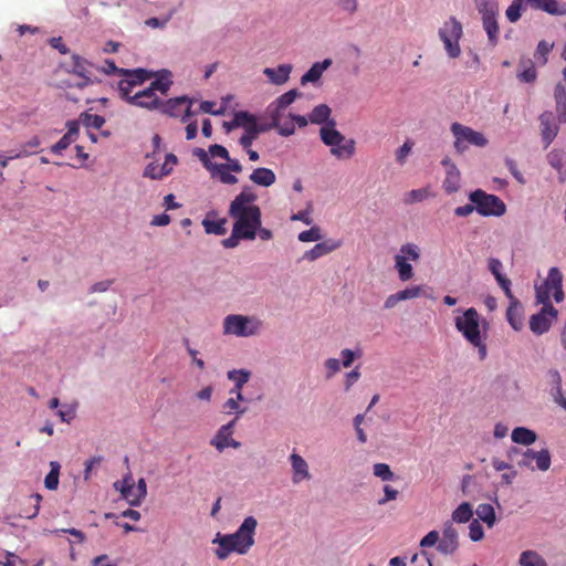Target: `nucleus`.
<instances>
[{"label":"nucleus","mask_w":566,"mask_h":566,"mask_svg":"<svg viewBox=\"0 0 566 566\" xmlns=\"http://www.w3.org/2000/svg\"><path fill=\"white\" fill-rule=\"evenodd\" d=\"M474 4L481 18L499 17L497 0H474Z\"/></svg>","instance_id":"nucleus-39"},{"label":"nucleus","mask_w":566,"mask_h":566,"mask_svg":"<svg viewBox=\"0 0 566 566\" xmlns=\"http://www.w3.org/2000/svg\"><path fill=\"white\" fill-rule=\"evenodd\" d=\"M510 301L509 307L506 310V319L511 327L518 332L523 328L524 325V316H523V306L521 302L513 295L511 291V296H506Z\"/></svg>","instance_id":"nucleus-23"},{"label":"nucleus","mask_w":566,"mask_h":566,"mask_svg":"<svg viewBox=\"0 0 566 566\" xmlns=\"http://www.w3.org/2000/svg\"><path fill=\"white\" fill-rule=\"evenodd\" d=\"M134 484V480L130 473H127L122 480L114 482L113 486L122 495L129 491V488Z\"/></svg>","instance_id":"nucleus-64"},{"label":"nucleus","mask_w":566,"mask_h":566,"mask_svg":"<svg viewBox=\"0 0 566 566\" xmlns=\"http://www.w3.org/2000/svg\"><path fill=\"white\" fill-rule=\"evenodd\" d=\"M235 424V419L222 424L211 438L210 444L219 452L224 451L227 448L239 449L241 443L232 438Z\"/></svg>","instance_id":"nucleus-14"},{"label":"nucleus","mask_w":566,"mask_h":566,"mask_svg":"<svg viewBox=\"0 0 566 566\" xmlns=\"http://www.w3.org/2000/svg\"><path fill=\"white\" fill-rule=\"evenodd\" d=\"M250 235H252V233L235 232V229L232 228L231 235L222 241V245L226 249H233V248L238 247L240 240H249Z\"/></svg>","instance_id":"nucleus-54"},{"label":"nucleus","mask_w":566,"mask_h":566,"mask_svg":"<svg viewBox=\"0 0 566 566\" xmlns=\"http://www.w3.org/2000/svg\"><path fill=\"white\" fill-rule=\"evenodd\" d=\"M421 291H422V289L420 285H415V286L406 287L405 290L397 292V294H398L399 301L402 302V301L419 297L421 295Z\"/></svg>","instance_id":"nucleus-61"},{"label":"nucleus","mask_w":566,"mask_h":566,"mask_svg":"<svg viewBox=\"0 0 566 566\" xmlns=\"http://www.w3.org/2000/svg\"><path fill=\"white\" fill-rule=\"evenodd\" d=\"M270 127H271V125L270 126L261 125V126H252L250 128L244 129V134L241 136V138L239 140L240 145L244 149H248L249 147H251V145L258 138V136L261 133L266 132Z\"/></svg>","instance_id":"nucleus-40"},{"label":"nucleus","mask_w":566,"mask_h":566,"mask_svg":"<svg viewBox=\"0 0 566 566\" xmlns=\"http://www.w3.org/2000/svg\"><path fill=\"white\" fill-rule=\"evenodd\" d=\"M292 70V64L283 63L276 67H265L263 74L271 84L281 86L290 80Z\"/></svg>","instance_id":"nucleus-25"},{"label":"nucleus","mask_w":566,"mask_h":566,"mask_svg":"<svg viewBox=\"0 0 566 566\" xmlns=\"http://www.w3.org/2000/svg\"><path fill=\"white\" fill-rule=\"evenodd\" d=\"M124 74V80L129 82V84H134L136 87L149 78V73L144 69L125 70Z\"/></svg>","instance_id":"nucleus-48"},{"label":"nucleus","mask_w":566,"mask_h":566,"mask_svg":"<svg viewBox=\"0 0 566 566\" xmlns=\"http://www.w3.org/2000/svg\"><path fill=\"white\" fill-rule=\"evenodd\" d=\"M250 180L258 186L270 187L275 182L276 176L273 170L262 167L252 171Z\"/></svg>","instance_id":"nucleus-30"},{"label":"nucleus","mask_w":566,"mask_h":566,"mask_svg":"<svg viewBox=\"0 0 566 566\" xmlns=\"http://www.w3.org/2000/svg\"><path fill=\"white\" fill-rule=\"evenodd\" d=\"M554 44L547 41H539L535 51V57L541 64L547 62V55L552 51Z\"/></svg>","instance_id":"nucleus-57"},{"label":"nucleus","mask_w":566,"mask_h":566,"mask_svg":"<svg viewBox=\"0 0 566 566\" xmlns=\"http://www.w3.org/2000/svg\"><path fill=\"white\" fill-rule=\"evenodd\" d=\"M331 59H325L322 62H315L301 77V84L317 83L323 73L332 65Z\"/></svg>","instance_id":"nucleus-26"},{"label":"nucleus","mask_w":566,"mask_h":566,"mask_svg":"<svg viewBox=\"0 0 566 566\" xmlns=\"http://www.w3.org/2000/svg\"><path fill=\"white\" fill-rule=\"evenodd\" d=\"M331 108L326 104L317 105L308 114V120L313 124L326 125L329 120Z\"/></svg>","instance_id":"nucleus-42"},{"label":"nucleus","mask_w":566,"mask_h":566,"mask_svg":"<svg viewBox=\"0 0 566 566\" xmlns=\"http://www.w3.org/2000/svg\"><path fill=\"white\" fill-rule=\"evenodd\" d=\"M430 197H433V193L430 191L429 187L412 189L405 193L403 202L406 205H413V203L422 202Z\"/></svg>","instance_id":"nucleus-41"},{"label":"nucleus","mask_w":566,"mask_h":566,"mask_svg":"<svg viewBox=\"0 0 566 566\" xmlns=\"http://www.w3.org/2000/svg\"><path fill=\"white\" fill-rule=\"evenodd\" d=\"M554 99L556 104L557 122L566 123V86L557 83L554 87Z\"/></svg>","instance_id":"nucleus-27"},{"label":"nucleus","mask_w":566,"mask_h":566,"mask_svg":"<svg viewBox=\"0 0 566 566\" xmlns=\"http://www.w3.org/2000/svg\"><path fill=\"white\" fill-rule=\"evenodd\" d=\"M223 412L234 415L235 422L247 412V408L242 407L233 397L228 398L222 405Z\"/></svg>","instance_id":"nucleus-49"},{"label":"nucleus","mask_w":566,"mask_h":566,"mask_svg":"<svg viewBox=\"0 0 566 566\" xmlns=\"http://www.w3.org/2000/svg\"><path fill=\"white\" fill-rule=\"evenodd\" d=\"M469 536L471 541H481L484 536L483 527L478 520H473L469 525Z\"/></svg>","instance_id":"nucleus-63"},{"label":"nucleus","mask_w":566,"mask_h":566,"mask_svg":"<svg viewBox=\"0 0 566 566\" xmlns=\"http://www.w3.org/2000/svg\"><path fill=\"white\" fill-rule=\"evenodd\" d=\"M552 297L556 303H562L565 298L563 291V274L556 266L548 270L547 277L542 284L535 285L536 303L553 304Z\"/></svg>","instance_id":"nucleus-6"},{"label":"nucleus","mask_w":566,"mask_h":566,"mask_svg":"<svg viewBox=\"0 0 566 566\" xmlns=\"http://www.w3.org/2000/svg\"><path fill=\"white\" fill-rule=\"evenodd\" d=\"M511 439L514 443L531 446L536 441L537 434L534 430L526 427H516L511 433Z\"/></svg>","instance_id":"nucleus-31"},{"label":"nucleus","mask_w":566,"mask_h":566,"mask_svg":"<svg viewBox=\"0 0 566 566\" xmlns=\"http://www.w3.org/2000/svg\"><path fill=\"white\" fill-rule=\"evenodd\" d=\"M541 304L542 308L530 317V329L535 335L547 333L558 317V311L553 304Z\"/></svg>","instance_id":"nucleus-11"},{"label":"nucleus","mask_w":566,"mask_h":566,"mask_svg":"<svg viewBox=\"0 0 566 566\" xmlns=\"http://www.w3.org/2000/svg\"><path fill=\"white\" fill-rule=\"evenodd\" d=\"M154 160L150 161L144 169V177L160 180L164 177L170 175L178 163L177 157L174 154H166L164 163L159 166L157 159L151 157Z\"/></svg>","instance_id":"nucleus-15"},{"label":"nucleus","mask_w":566,"mask_h":566,"mask_svg":"<svg viewBox=\"0 0 566 566\" xmlns=\"http://www.w3.org/2000/svg\"><path fill=\"white\" fill-rule=\"evenodd\" d=\"M184 344H185L187 353L191 357L192 364L196 365L201 370L205 369L206 364H205L203 359L198 357V354H199L198 350L195 349L193 347H191L188 338L184 339Z\"/></svg>","instance_id":"nucleus-62"},{"label":"nucleus","mask_w":566,"mask_h":566,"mask_svg":"<svg viewBox=\"0 0 566 566\" xmlns=\"http://www.w3.org/2000/svg\"><path fill=\"white\" fill-rule=\"evenodd\" d=\"M374 475L379 478L381 481L395 480V473L391 471L387 463H375L373 467Z\"/></svg>","instance_id":"nucleus-52"},{"label":"nucleus","mask_w":566,"mask_h":566,"mask_svg":"<svg viewBox=\"0 0 566 566\" xmlns=\"http://www.w3.org/2000/svg\"><path fill=\"white\" fill-rule=\"evenodd\" d=\"M459 547V534L452 523H446L437 549L443 555H452Z\"/></svg>","instance_id":"nucleus-17"},{"label":"nucleus","mask_w":566,"mask_h":566,"mask_svg":"<svg viewBox=\"0 0 566 566\" xmlns=\"http://www.w3.org/2000/svg\"><path fill=\"white\" fill-rule=\"evenodd\" d=\"M255 200L256 196L249 188H243L229 207V216L234 220L235 232L252 233L249 240L256 238L262 220L261 209L254 203Z\"/></svg>","instance_id":"nucleus-1"},{"label":"nucleus","mask_w":566,"mask_h":566,"mask_svg":"<svg viewBox=\"0 0 566 566\" xmlns=\"http://www.w3.org/2000/svg\"><path fill=\"white\" fill-rule=\"evenodd\" d=\"M172 84L171 73L169 71H163L159 76L150 83L148 88L156 94L159 92L161 95H166Z\"/></svg>","instance_id":"nucleus-36"},{"label":"nucleus","mask_w":566,"mask_h":566,"mask_svg":"<svg viewBox=\"0 0 566 566\" xmlns=\"http://www.w3.org/2000/svg\"><path fill=\"white\" fill-rule=\"evenodd\" d=\"M264 322L256 315L228 314L222 319V334L235 338L259 336Z\"/></svg>","instance_id":"nucleus-3"},{"label":"nucleus","mask_w":566,"mask_h":566,"mask_svg":"<svg viewBox=\"0 0 566 566\" xmlns=\"http://www.w3.org/2000/svg\"><path fill=\"white\" fill-rule=\"evenodd\" d=\"M56 415L62 422L70 423L76 417V405L63 403L57 410Z\"/></svg>","instance_id":"nucleus-53"},{"label":"nucleus","mask_w":566,"mask_h":566,"mask_svg":"<svg viewBox=\"0 0 566 566\" xmlns=\"http://www.w3.org/2000/svg\"><path fill=\"white\" fill-rule=\"evenodd\" d=\"M450 130L454 137V149L459 154H463L468 150L469 146L485 147L489 143L488 138L481 132H476L458 122L451 124Z\"/></svg>","instance_id":"nucleus-9"},{"label":"nucleus","mask_w":566,"mask_h":566,"mask_svg":"<svg viewBox=\"0 0 566 566\" xmlns=\"http://www.w3.org/2000/svg\"><path fill=\"white\" fill-rule=\"evenodd\" d=\"M483 30L488 35V41L491 46H495L500 39V28L497 23V17H484L481 18Z\"/></svg>","instance_id":"nucleus-29"},{"label":"nucleus","mask_w":566,"mask_h":566,"mask_svg":"<svg viewBox=\"0 0 566 566\" xmlns=\"http://www.w3.org/2000/svg\"><path fill=\"white\" fill-rule=\"evenodd\" d=\"M518 564L521 566H547L545 558L533 549L522 552L518 558Z\"/></svg>","instance_id":"nucleus-37"},{"label":"nucleus","mask_w":566,"mask_h":566,"mask_svg":"<svg viewBox=\"0 0 566 566\" xmlns=\"http://www.w3.org/2000/svg\"><path fill=\"white\" fill-rule=\"evenodd\" d=\"M441 164L446 167V178L442 185L443 189L447 193H454L460 189V171L450 158L442 159Z\"/></svg>","instance_id":"nucleus-21"},{"label":"nucleus","mask_w":566,"mask_h":566,"mask_svg":"<svg viewBox=\"0 0 566 566\" xmlns=\"http://www.w3.org/2000/svg\"><path fill=\"white\" fill-rule=\"evenodd\" d=\"M135 85L129 84V82L125 81L124 78L119 81L118 83V94L119 96L130 104V98L133 97V94L135 93Z\"/></svg>","instance_id":"nucleus-58"},{"label":"nucleus","mask_w":566,"mask_h":566,"mask_svg":"<svg viewBox=\"0 0 566 566\" xmlns=\"http://www.w3.org/2000/svg\"><path fill=\"white\" fill-rule=\"evenodd\" d=\"M538 120L541 126L542 140L544 143L545 148H547L558 135L559 123L555 122L554 114L551 111L543 112L539 115Z\"/></svg>","instance_id":"nucleus-16"},{"label":"nucleus","mask_w":566,"mask_h":566,"mask_svg":"<svg viewBox=\"0 0 566 566\" xmlns=\"http://www.w3.org/2000/svg\"><path fill=\"white\" fill-rule=\"evenodd\" d=\"M363 353L360 348L349 349L345 348L340 350V363L343 367L348 368L353 365L354 360L361 357Z\"/></svg>","instance_id":"nucleus-55"},{"label":"nucleus","mask_w":566,"mask_h":566,"mask_svg":"<svg viewBox=\"0 0 566 566\" xmlns=\"http://www.w3.org/2000/svg\"><path fill=\"white\" fill-rule=\"evenodd\" d=\"M92 66L93 65L84 57L78 54H72V66L69 72L80 77H87L92 75Z\"/></svg>","instance_id":"nucleus-34"},{"label":"nucleus","mask_w":566,"mask_h":566,"mask_svg":"<svg viewBox=\"0 0 566 566\" xmlns=\"http://www.w3.org/2000/svg\"><path fill=\"white\" fill-rule=\"evenodd\" d=\"M521 460L517 464L521 468H527L531 470L538 469L539 471H547L552 463L551 453L547 449H541L538 451L534 449H526L521 452Z\"/></svg>","instance_id":"nucleus-13"},{"label":"nucleus","mask_w":566,"mask_h":566,"mask_svg":"<svg viewBox=\"0 0 566 566\" xmlns=\"http://www.w3.org/2000/svg\"><path fill=\"white\" fill-rule=\"evenodd\" d=\"M211 216H214V212L208 213L207 217L202 220V227L205 228L206 233L216 235L226 234L227 220L224 218L213 220L210 218Z\"/></svg>","instance_id":"nucleus-32"},{"label":"nucleus","mask_w":566,"mask_h":566,"mask_svg":"<svg viewBox=\"0 0 566 566\" xmlns=\"http://www.w3.org/2000/svg\"><path fill=\"white\" fill-rule=\"evenodd\" d=\"M438 35L447 55L450 59L459 57L461 54L460 40L463 35L462 23L455 17H450L439 29Z\"/></svg>","instance_id":"nucleus-7"},{"label":"nucleus","mask_w":566,"mask_h":566,"mask_svg":"<svg viewBox=\"0 0 566 566\" xmlns=\"http://www.w3.org/2000/svg\"><path fill=\"white\" fill-rule=\"evenodd\" d=\"M342 363L338 358H327L325 361H324V368L326 370V378L327 379H331L332 377H334L339 370H340V367H342Z\"/></svg>","instance_id":"nucleus-60"},{"label":"nucleus","mask_w":566,"mask_h":566,"mask_svg":"<svg viewBox=\"0 0 566 566\" xmlns=\"http://www.w3.org/2000/svg\"><path fill=\"white\" fill-rule=\"evenodd\" d=\"M473 516V510L470 503L463 502L461 503L453 512H452V521L455 523H467Z\"/></svg>","instance_id":"nucleus-46"},{"label":"nucleus","mask_w":566,"mask_h":566,"mask_svg":"<svg viewBox=\"0 0 566 566\" xmlns=\"http://www.w3.org/2000/svg\"><path fill=\"white\" fill-rule=\"evenodd\" d=\"M319 137L324 145L329 147L331 155L338 160H348L356 153V142L337 130L333 119L321 127Z\"/></svg>","instance_id":"nucleus-4"},{"label":"nucleus","mask_w":566,"mask_h":566,"mask_svg":"<svg viewBox=\"0 0 566 566\" xmlns=\"http://www.w3.org/2000/svg\"><path fill=\"white\" fill-rule=\"evenodd\" d=\"M80 122L86 128L99 129L105 124V118L101 115L84 112L80 115Z\"/></svg>","instance_id":"nucleus-51"},{"label":"nucleus","mask_w":566,"mask_h":566,"mask_svg":"<svg viewBox=\"0 0 566 566\" xmlns=\"http://www.w3.org/2000/svg\"><path fill=\"white\" fill-rule=\"evenodd\" d=\"M342 245L340 240L327 239L323 242L316 243L311 250L306 251L302 259L308 262H313L335 250Z\"/></svg>","instance_id":"nucleus-22"},{"label":"nucleus","mask_w":566,"mask_h":566,"mask_svg":"<svg viewBox=\"0 0 566 566\" xmlns=\"http://www.w3.org/2000/svg\"><path fill=\"white\" fill-rule=\"evenodd\" d=\"M224 164H213L208 170L212 178H218L224 185H234L238 182V178L231 174L228 168H223Z\"/></svg>","instance_id":"nucleus-35"},{"label":"nucleus","mask_w":566,"mask_h":566,"mask_svg":"<svg viewBox=\"0 0 566 566\" xmlns=\"http://www.w3.org/2000/svg\"><path fill=\"white\" fill-rule=\"evenodd\" d=\"M475 513L478 517L489 527H493L496 522L495 511L491 504L482 503L478 505Z\"/></svg>","instance_id":"nucleus-45"},{"label":"nucleus","mask_w":566,"mask_h":566,"mask_svg":"<svg viewBox=\"0 0 566 566\" xmlns=\"http://www.w3.org/2000/svg\"><path fill=\"white\" fill-rule=\"evenodd\" d=\"M543 11L556 17L566 15V2L562 0H545Z\"/></svg>","instance_id":"nucleus-47"},{"label":"nucleus","mask_w":566,"mask_h":566,"mask_svg":"<svg viewBox=\"0 0 566 566\" xmlns=\"http://www.w3.org/2000/svg\"><path fill=\"white\" fill-rule=\"evenodd\" d=\"M227 378L233 382L230 391H242L244 385L251 378V371L245 368L231 369L227 373Z\"/></svg>","instance_id":"nucleus-28"},{"label":"nucleus","mask_w":566,"mask_h":566,"mask_svg":"<svg viewBox=\"0 0 566 566\" xmlns=\"http://www.w3.org/2000/svg\"><path fill=\"white\" fill-rule=\"evenodd\" d=\"M192 99L187 96H179L175 98H169L167 101H161V105L159 111L163 114H167L172 117H180L181 122L188 123L192 116H195V112L191 111Z\"/></svg>","instance_id":"nucleus-12"},{"label":"nucleus","mask_w":566,"mask_h":566,"mask_svg":"<svg viewBox=\"0 0 566 566\" xmlns=\"http://www.w3.org/2000/svg\"><path fill=\"white\" fill-rule=\"evenodd\" d=\"M518 66L521 71L517 73V78L524 83H533L537 77L535 65L530 59H521Z\"/></svg>","instance_id":"nucleus-33"},{"label":"nucleus","mask_w":566,"mask_h":566,"mask_svg":"<svg viewBox=\"0 0 566 566\" xmlns=\"http://www.w3.org/2000/svg\"><path fill=\"white\" fill-rule=\"evenodd\" d=\"M505 17L512 23L517 22L522 17V3L517 2V1H513L507 7V9L505 11Z\"/></svg>","instance_id":"nucleus-59"},{"label":"nucleus","mask_w":566,"mask_h":566,"mask_svg":"<svg viewBox=\"0 0 566 566\" xmlns=\"http://www.w3.org/2000/svg\"><path fill=\"white\" fill-rule=\"evenodd\" d=\"M61 464L57 461L50 462V472L44 478V486L54 491L59 486Z\"/></svg>","instance_id":"nucleus-44"},{"label":"nucleus","mask_w":566,"mask_h":566,"mask_svg":"<svg viewBox=\"0 0 566 566\" xmlns=\"http://www.w3.org/2000/svg\"><path fill=\"white\" fill-rule=\"evenodd\" d=\"M232 125L247 129L252 126H261L262 124L258 123L256 117L254 115L245 111H240L234 114Z\"/></svg>","instance_id":"nucleus-43"},{"label":"nucleus","mask_w":566,"mask_h":566,"mask_svg":"<svg viewBox=\"0 0 566 566\" xmlns=\"http://www.w3.org/2000/svg\"><path fill=\"white\" fill-rule=\"evenodd\" d=\"M297 239L301 242H316L323 239L322 231L318 227H312L298 233Z\"/></svg>","instance_id":"nucleus-56"},{"label":"nucleus","mask_w":566,"mask_h":566,"mask_svg":"<svg viewBox=\"0 0 566 566\" xmlns=\"http://www.w3.org/2000/svg\"><path fill=\"white\" fill-rule=\"evenodd\" d=\"M420 255V247L416 243L407 242L400 247L399 252L394 256V261L401 282H407L413 277L415 272L410 262H418Z\"/></svg>","instance_id":"nucleus-8"},{"label":"nucleus","mask_w":566,"mask_h":566,"mask_svg":"<svg viewBox=\"0 0 566 566\" xmlns=\"http://www.w3.org/2000/svg\"><path fill=\"white\" fill-rule=\"evenodd\" d=\"M469 200L475 205V211L483 217H501L506 211L503 200L481 189L470 192Z\"/></svg>","instance_id":"nucleus-10"},{"label":"nucleus","mask_w":566,"mask_h":566,"mask_svg":"<svg viewBox=\"0 0 566 566\" xmlns=\"http://www.w3.org/2000/svg\"><path fill=\"white\" fill-rule=\"evenodd\" d=\"M130 105L148 111H159L161 99L151 92V88L136 91L130 98Z\"/></svg>","instance_id":"nucleus-18"},{"label":"nucleus","mask_w":566,"mask_h":566,"mask_svg":"<svg viewBox=\"0 0 566 566\" xmlns=\"http://www.w3.org/2000/svg\"><path fill=\"white\" fill-rule=\"evenodd\" d=\"M289 462L291 464L292 482L294 484H300L312 478L308 463L301 454L292 452L289 457Z\"/></svg>","instance_id":"nucleus-19"},{"label":"nucleus","mask_w":566,"mask_h":566,"mask_svg":"<svg viewBox=\"0 0 566 566\" xmlns=\"http://www.w3.org/2000/svg\"><path fill=\"white\" fill-rule=\"evenodd\" d=\"M547 161L559 175L566 176V153L553 149L547 155Z\"/></svg>","instance_id":"nucleus-38"},{"label":"nucleus","mask_w":566,"mask_h":566,"mask_svg":"<svg viewBox=\"0 0 566 566\" xmlns=\"http://www.w3.org/2000/svg\"><path fill=\"white\" fill-rule=\"evenodd\" d=\"M488 269L493 274L495 281L503 290L505 296H511V280L503 273V263L497 258L488 259Z\"/></svg>","instance_id":"nucleus-24"},{"label":"nucleus","mask_w":566,"mask_h":566,"mask_svg":"<svg viewBox=\"0 0 566 566\" xmlns=\"http://www.w3.org/2000/svg\"><path fill=\"white\" fill-rule=\"evenodd\" d=\"M256 526V518L248 516L234 533L224 535L218 533L212 539L213 544L219 545L216 549V556L219 559L224 560L231 553L247 555L255 543L254 536Z\"/></svg>","instance_id":"nucleus-2"},{"label":"nucleus","mask_w":566,"mask_h":566,"mask_svg":"<svg viewBox=\"0 0 566 566\" xmlns=\"http://www.w3.org/2000/svg\"><path fill=\"white\" fill-rule=\"evenodd\" d=\"M298 95L300 93L297 90H290L286 93L280 95L274 102H272L269 105L268 111L272 118L271 126L279 125L281 111L290 106Z\"/></svg>","instance_id":"nucleus-20"},{"label":"nucleus","mask_w":566,"mask_h":566,"mask_svg":"<svg viewBox=\"0 0 566 566\" xmlns=\"http://www.w3.org/2000/svg\"><path fill=\"white\" fill-rule=\"evenodd\" d=\"M413 146H415L413 140L410 138H407L403 142V144L399 148L396 149L395 159L399 166H403L407 163V158L411 154Z\"/></svg>","instance_id":"nucleus-50"},{"label":"nucleus","mask_w":566,"mask_h":566,"mask_svg":"<svg viewBox=\"0 0 566 566\" xmlns=\"http://www.w3.org/2000/svg\"><path fill=\"white\" fill-rule=\"evenodd\" d=\"M454 317L455 329L468 342L473 343L483 336H488L489 322L484 319L474 307L467 310L458 308Z\"/></svg>","instance_id":"nucleus-5"}]
</instances>
